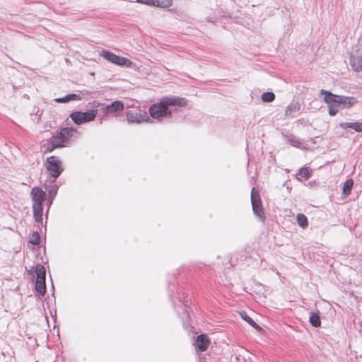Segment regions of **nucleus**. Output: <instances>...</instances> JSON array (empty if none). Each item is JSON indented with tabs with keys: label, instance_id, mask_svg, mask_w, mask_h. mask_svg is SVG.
Returning a JSON list of instances; mask_svg holds the SVG:
<instances>
[{
	"label": "nucleus",
	"instance_id": "9",
	"mask_svg": "<svg viewBox=\"0 0 362 362\" xmlns=\"http://www.w3.org/2000/svg\"><path fill=\"white\" fill-rule=\"evenodd\" d=\"M349 63L352 69L356 72L362 71V52L356 49L349 57Z\"/></svg>",
	"mask_w": 362,
	"mask_h": 362
},
{
	"label": "nucleus",
	"instance_id": "26",
	"mask_svg": "<svg viewBox=\"0 0 362 362\" xmlns=\"http://www.w3.org/2000/svg\"><path fill=\"white\" fill-rule=\"evenodd\" d=\"M40 239L37 232H33L29 237V243L37 245L40 243Z\"/></svg>",
	"mask_w": 362,
	"mask_h": 362
},
{
	"label": "nucleus",
	"instance_id": "12",
	"mask_svg": "<svg viewBox=\"0 0 362 362\" xmlns=\"http://www.w3.org/2000/svg\"><path fill=\"white\" fill-rule=\"evenodd\" d=\"M210 344V341L205 334H200L197 338L196 345L201 352L206 351Z\"/></svg>",
	"mask_w": 362,
	"mask_h": 362
},
{
	"label": "nucleus",
	"instance_id": "25",
	"mask_svg": "<svg viewBox=\"0 0 362 362\" xmlns=\"http://www.w3.org/2000/svg\"><path fill=\"white\" fill-rule=\"evenodd\" d=\"M261 98L262 101L269 103L274 100L275 95L272 92H265L262 95Z\"/></svg>",
	"mask_w": 362,
	"mask_h": 362
},
{
	"label": "nucleus",
	"instance_id": "7",
	"mask_svg": "<svg viewBox=\"0 0 362 362\" xmlns=\"http://www.w3.org/2000/svg\"><path fill=\"white\" fill-rule=\"evenodd\" d=\"M97 113L98 111L93 110L85 112L75 111L71 113L70 117L75 124L79 125L94 120Z\"/></svg>",
	"mask_w": 362,
	"mask_h": 362
},
{
	"label": "nucleus",
	"instance_id": "20",
	"mask_svg": "<svg viewBox=\"0 0 362 362\" xmlns=\"http://www.w3.org/2000/svg\"><path fill=\"white\" fill-rule=\"evenodd\" d=\"M240 315L242 318L244 320H245L249 325H250L252 327H254L255 329H262L261 327L251 317L247 315L245 313H241Z\"/></svg>",
	"mask_w": 362,
	"mask_h": 362
},
{
	"label": "nucleus",
	"instance_id": "14",
	"mask_svg": "<svg viewBox=\"0 0 362 362\" xmlns=\"http://www.w3.org/2000/svg\"><path fill=\"white\" fill-rule=\"evenodd\" d=\"M33 216L37 222L42 221V205L33 204Z\"/></svg>",
	"mask_w": 362,
	"mask_h": 362
},
{
	"label": "nucleus",
	"instance_id": "27",
	"mask_svg": "<svg viewBox=\"0 0 362 362\" xmlns=\"http://www.w3.org/2000/svg\"><path fill=\"white\" fill-rule=\"evenodd\" d=\"M329 107V114L331 116H334L338 112L339 105L334 104V103H327Z\"/></svg>",
	"mask_w": 362,
	"mask_h": 362
},
{
	"label": "nucleus",
	"instance_id": "2",
	"mask_svg": "<svg viewBox=\"0 0 362 362\" xmlns=\"http://www.w3.org/2000/svg\"><path fill=\"white\" fill-rule=\"evenodd\" d=\"M77 133L75 129L64 127L52 136L43 145L46 152H52L57 148L65 147L71 142V139Z\"/></svg>",
	"mask_w": 362,
	"mask_h": 362
},
{
	"label": "nucleus",
	"instance_id": "21",
	"mask_svg": "<svg viewBox=\"0 0 362 362\" xmlns=\"http://www.w3.org/2000/svg\"><path fill=\"white\" fill-rule=\"evenodd\" d=\"M35 289L39 293L44 295L46 292L45 281H35Z\"/></svg>",
	"mask_w": 362,
	"mask_h": 362
},
{
	"label": "nucleus",
	"instance_id": "11",
	"mask_svg": "<svg viewBox=\"0 0 362 362\" xmlns=\"http://www.w3.org/2000/svg\"><path fill=\"white\" fill-rule=\"evenodd\" d=\"M33 204L42 205L46 199V193L40 187H33L30 192Z\"/></svg>",
	"mask_w": 362,
	"mask_h": 362
},
{
	"label": "nucleus",
	"instance_id": "29",
	"mask_svg": "<svg viewBox=\"0 0 362 362\" xmlns=\"http://www.w3.org/2000/svg\"><path fill=\"white\" fill-rule=\"evenodd\" d=\"M137 2L153 6V0H136Z\"/></svg>",
	"mask_w": 362,
	"mask_h": 362
},
{
	"label": "nucleus",
	"instance_id": "13",
	"mask_svg": "<svg viewBox=\"0 0 362 362\" xmlns=\"http://www.w3.org/2000/svg\"><path fill=\"white\" fill-rule=\"evenodd\" d=\"M339 127L342 129L351 128L356 132H362V122H341Z\"/></svg>",
	"mask_w": 362,
	"mask_h": 362
},
{
	"label": "nucleus",
	"instance_id": "15",
	"mask_svg": "<svg viewBox=\"0 0 362 362\" xmlns=\"http://www.w3.org/2000/svg\"><path fill=\"white\" fill-rule=\"evenodd\" d=\"M36 281H45V268L41 264H37L35 268Z\"/></svg>",
	"mask_w": 362,
	"mask_h": 362
},
{
	"label": "nucleus",
	"instance_id": "5",
	"mask_svg": "<svg viewBox=\"0 0 362 362\" xmlns=\"http://www.w3.org/2000/svg\"><path fill=\"white\" fill-rule=\"evenodd\" d=\"M100 56L108 62L120 66L131 67L133 64V62L129 59L116 55L109 51L103 50L100 53Z\"/></svg>",
	"mask_w": 362,
	"mask_h": 362
},
{
	"label": "nucleus",
	"instance_id": "17",
	"mask_svg": "<svg viewBox=\"0 0 362 362\" xmlns=\"http://www.w3.org/2000/svg\"><path fill=\"white\" fill-rule=\"evenodd\" d=\"M173 0H153V6L161 8H168L172 6Z\"/></svg>",
	"mask_w": 362,
	"mask_h": 362
},
{
	"label": "nucleus",
	"instance_id": "28",
	"mask_svg": "<svg viewBox=\"0 0 362 362\" xmlns=\"http://www.w3.org/2000/svg\"><path fill=\"white\" fill-rule=\"evenodd\" d=\"M58 191V187L57 185H52L48 190L50 197H55Z\"/></svg>",
	"mask_w": 362,
	"mask_h": 362
},
{
	"label": "nucleus",
	"instance_id": "18",
	"mask_svg": "<svg viewBox=\"0 0 362 362\" xmlns=\"http://www.w3.org/2000/svg\"><path fill=\"white\" fill-rule=\"evenodd\" d=\"M309 321L310 324L314 326L315 327H317L320 326L321 321L319 314L312 313H310Z\"/></svg>",
	"mask_w": 362,
	"mask_h": 362
},
{
	"label": "nucleus",
	"instance_id": "19",
	"mask_svg": "<svg viewBox=\"0 0 362 362\" xmlns=\"http://www.w3.org/2000/svg\"><path fill=\"white\" fill-rule=\"evenodd\" d=\"M354 185V181L352 179L347 180L343 186V194L348 196L351 194L352 187Z\"/></svg>",
	"mask_w": 362,
	"mask_h": 362
},
{
	"label": "nucleus",
	"instance_id": "22",
	"mask_svg": "<svg viewBox=\"0 0 362 362\" xmlns=\"http://www.w3.org/2000/svg\"><path fill=\"white\" fill-rule=\"evenodd\" d=\"M298 175L308 180L311 176V170L309 168H302L298 170Z\"/></svg>",
	"mask_w": 362,
	"mask_h": 362
},
{
	"label": "nucleus",
	"instance_id": "24",
	"mask_svg": "<svg viewBox=\"0 0 362 362\" xmlns=\"http://www.w3.org/2000/svg\"><path fill=\"white\" fill-rule=\"evenodd\" d=\"M287 141H288V143L290 144L291 145L295 146V147H300V146L301 145V141L300 140L297 138L296 136H288L287 137Z\"/></svg>",
	"mask_w": 362,
	"mask_h": 362
},
{
	"label": "nucleus",
	"instance_id": "6",
	"mask_svg": "<svg viewBox=\"0 0 362 362\" xmlns=\"http://www.w3.org/2000/svg\"><path fill=\"white\" fill-rule=\"evenodd\" d=\"M251 203L254 214L262 221H264V212L260 195L255 188L251 191Z\"/></svg>",
	"mask_w": 362,
	"mask_h": 362
},
{
	"label": "nucleus",
	"instance_id": "30",
	"mask_svg": "<svg viewBox=\"0 0 362 362\" xmlns=\"http://www.w3.org/2000/svg\"><path fill=\"white\" fill-rule=\"evenodd\" d=\"M206 21H207L208 22H209V23H213V21H212L211 18H210V17H207V18H206Z\"/></svg>",
	"mask_w": 362,
	"mask_h": 362
},
{
	"label": "nucleus",
	"instance_id": "4",
	"mask_svg": "<svg viewBox=\"0 0 362 362\" xmlns=\"http://www.w3.org/2000/svg\"><path fill=\"white\" fill-rule=\"evenodd\" d=\"M46 168L49 175L54 180L60 175L63 170L62 162L56 156H50L47 158Z\"/></svg>",
	"mask_w": 362,
	"mask_h": 362
},
{
	"label": "nucleus",
	"instance_id": "23",
	"mask_svg": "<svg viewBox=\"0 0 362 362\" xmlns=\"http://www.w3.org/2000/svg\"><path fill=\"white\" fill-rule=\"evenodd\" d=\"M297 222L298 225L302 228H305L308 225L307 217L302 214H299L297 215Z\"/></svg>",
	"mask_w": 362,
	"mask_h": 362
},
{
	"label": "nucleus",
	"instance_id": "31",
	"mask_svg": "<svg viewBox=\"0 0 362 362\" xmlns=\"http://www.w3.org/2000/svg\"><path fill=\"white\" fill-rule=\"evenodd\" d=\"M288 111H291V107H288V108L286 109V114L288 115Z\"/></svg>",
	"mask_w": 362,
	"mask_h": 362
},
{
	"label": "nucleus",
	"instance_id": "3",
	"mask_svg": "<svg viewBox=\"0 0 362 362\" xmlns=\"http://www.w3.org/2000/svg\"><path fill=\"white\" fill-rule=\"evenodd\" d=\"M320 94L324 95L325 103H334V104L342 107H351L357 102L354 98L334 95L324 89L320 90Z\"/></svg>",
	"mask_w": 362,
	"mask_h": 362
},
{
	"label": "nucleus",
	"instance_id": "16",
	"mask_svg": "<svg viewBox=\"0 0 362 362\" xmlns=\"http://www.w3.org/2000/svg\"><path fill=\"white\" fill-rule=\"evenodd\" d=\"M80 99H81V97L79 95L72 93V94H69L63 98H56L55 101L57 103H67L71 100H78Z\"/></svg>",
	"mask_w": 362,
	"mask_h": 362
},
{
	"label": "nucleus",
	"instance_id": "8",
	"mask_svg": "<svg viewBox=\"0 0 362 362\" xmlns=\"http://www.w3.org/2000/svg\"><path fill=\"white\" fill-rule=\"evenodd\" d=\"M127 121L129 124L152 123V119L144 112L128 111L126 112Z\"/></svg>",
	"mask_w": 362,
	"mask_h": 362
},
{
	"label": "nucleus",
	"instance_id": "10",
	"mask_svg": "<svg viewBox=\"0 0 362 362\" xmlns=\"http://www.w3.org/2000/svg\"><path fill=\"white\" fill-rule=\"evenodd\" d=\"M124 108V103L122 101L116 100L110 105L103 106L101 110H103L105 115L116 116L118 112L123 111Z\"/></svg>",
	"mask_w": 362,
	"mask_h": 362
},
{
	"label": "nucleus",
	"instance_id": "1",
	"mask_svg": "<svg viewBox=\"0 0 362 362\" xmlns=\"http://www.w3.org/2000/svg\"><path fill=\"white\" fill-rule=\"evenodd\" d=\"M187 105V100L184 98L164 97L160 102L151 105L148 111L152 118L161 120L163 118H170L172 117V111L169 109L170 106L185 107Z\"/></svg>",
	"mask_w": 362,
	"mask_h": 362
}]
</instances>
